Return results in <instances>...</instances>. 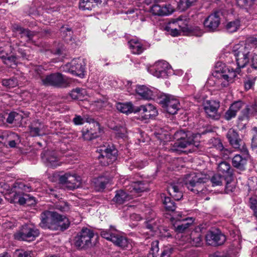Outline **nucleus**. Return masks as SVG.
Here are the masks:
<instances>
[{
	"mask_svg": "<svg viewBox=\"0 0 257 257\" xmlns=\"http://www.w3.org/2000/svg\"><path fill=\"white\" fill-rule=\"evenodd\" d=\"M232 54L235 57L237 68L235 69L224 64L217 67L213 73L214 77L218 79V84L222 87H226L234 81L240 69L244 67L249 62V50L243 45L237 44L233 47Z\"/></svg>",
	"mask_w": 257,
	"mask_h": 257,
	"instance_id": "1",
	"label": "nucleus"
},
{
	"mask_svg": "<svg viewBox=\"0 0 257 257\" xmlns=\"http://www.w3.org/2000/svg\"><path fill=\"white\" fill-rule=\"evenodd\" d=\"M30 191L31 187L25 185L24 183H16L14 185V190L10 194L11 203L24 205L31 202V204H33L35 202L34 197H30L29 195L24 193V191L30 192Z\"/></svg>",
	"mask_w": 257,
	"mask_h": 257,
	"instance_id": "2",
	"label": "nucleus"
},
{
	"mask_svg": "<svg viewBox=\"0 0 257 257\" xmlns=\"http://www.w3.org/2000/svg\"><path fill=\"white\" fill-rule=\"evenodd\" d=\"M96 152L99 153L98 159L102 165H108L116 160L117 151L112 145L108 143H104L99 147Z\"/></svg>",
	"mask_w": 257,
	"mask_h": 257,
	"instance_id": "3",
	"label": "nucleus"
},
{
	"mask_svg": "<svg viewBox=\"0 0 257 257\" xmlns=\"http://www.w3.org/2000/svg\"><path fill=\"white\" fill-rule=\"evenodd\" d=\"M205 176L199 172H192L187 174L183 180L184 185L191 191L198 193L200 191L201 183L205 182Z\"/></svg>",
	"mask_w": 257,
	"mask_h": 257,
	"instance_id": "4",
	"label": "nucleus"
},
{
	"mask_svg": "<svg viewBox=\"0 0 257 257\" xmlns=\"http://www.w3.org/2000/svg\"><path fill=\"white\" fill-rule=\"evenodd\" d=\"M100 235L103 238L111 241L119 247L124 248L127 246V239L125 237L119 235L117 230L112 226H110L109 229L101 230Z\"/></svg>",
	"mask_w": 257,
	"mask_h": 257,
	"instance_id": "5",
	"label": "nucleus"
},
{
	"mask_svg": "<svg viewBox=\"0 0 257 257\" xmlns=\"http://www.w3.org/2000/svg\"><path fill=\"white\" fill-rule=\"evenodd\" d=\"M85 66V63L83 59L77 58L73 59L70 62L62 65L61 69L64 72L82 77L84 75Z\"/></svg>",
	"mask_w": 257,
	"mask_h": 257,
	"instance_id": "6",
	"label": "nucleus"
},
{
	"mask_svg": "<svg viewBox=\"0 0 257 257\" xmlns=\"http://www.w3.org/2000/svg\"><path fill=\"white\" fill-rule=\"evenodd\" d=\"M187 23L188 22L187 20L179 18L168 23L165 27V30L169 34L174 37L180 35L181 33L184 35L185 32H188L187 30Z\"/></svg>",
	"mask_w": 257,
	"mask_h": 257,
	"instance_id": "7",
	"label": "nucleus"
},
{
	"mask_svg": "<svg viewBox=\"0 0 257 257\" xmlns=\"http://www.w3.org/2000/svg\"><path fill=\"white\" fill-rule=\"evenodd\" d=\"M148 71L157 78H166L172 73L171 66L165 61L156 62L148 68Z\"/></svg>",
	"mask_w": 257,
	"mask_h": 257,
	"instance_id": "8",
	"label": "nucleus"
},
{
	"mask_svg": "<svg viewBox=\"0 0 257 257\" xmlns=\"http://www.w3.org/2000/svg\"><path fill=\"white\" fill-rule=\"evenodd\" d=\"M159 103L166 111L171 114H176L180 107L179 100L175 96L170 95H161Z\"/></svg>",
	"mask_w": 257,
	"mask_h": 257,
	"instance_id": "9",
	"label": "nucleus"
},
{
	"mask_svg": "<svg viewBox=\"0 0 257 257\" xmlns=\"http://www.w3.org/2000/svg\"><path fill=\"white\" fill-rule=\"evenodd\" d=\"M71 81L60 73H53L42 79L45 85H51L58 87H66L69 85Z\"/></svg>",
	"mask_w": 257,
	"mask_h": 257,
	"instance_id": "10",
	"label": "nucleus"
},
{
	"mask_svg": "<svg viewBox=\"0 0 257 257\" xmlns=\"http://www.w3.org/2000/svg\"><path fill=\"white\" fill-rule=\"evenodd\" d=\"M39 234V230L35 226L25 225L19 232L15 234V238L18 240L31 241L35 240Z\"/></svg>",
	"mask_w": 257,
	"mask_h": 257,
	"instance_id": "11",
	"label": "nucleus"
},
{
	"mask_svg": "<svg viewBox=\"0 0 257 257\" xmlns=\"http://www.w3.org/2000/svg\"><path fill=\"white\" fill-rule=\"evenodd\" d=\"M187 135L182 130L178 131L173 135V139L176 140L173 146L169 149L173 152L179 150L181 149H185L188 146L193 144V140H189L186 137Z\"/></svg>",
	"mask_w": 257,
	"mask_h": 257,
	"instance_id": "12",
	"label": "nucleus"
},
{
	"mask_svg": "<svg viewBox=\"0 0 257 257\" xmlns=\"http://www.w3.org/2000/svg\"><path fill=\"white\" fill-rule=\"evenodd\" d=\"M93 236L94 233L92 230L87 228H83L75 238V244L78 247H86L91 244V240Z\"/></svg>",
	"mask_w": 257,
	"mask_h": 257,
	"instance_id": "13",
	"label": "nucleus"
},
{
	"mask_svg": "<svg viewBox=\"0 0 257 257\" xmlns=\"http://www.w3.org/2000/svg\"><path fill=\"white\" fill-rule=\"evenodd\" d=\"M57 212L50 211H44L40 216L41 222L40 226L43 229H49L54 230Z\"/></svg>",
	"mask_w": 257,
	"mask_h": 257,
	"instance_id": "14",
	"label": "nucleus"
},
{
	"mask_svg": "<svg viewBox=\"0 0 257 257\" xmlns=\"http://www.w3.org/2000/svg\"><path fill=\"white\" fill-rule=\"evenodd\" d=\"M59 182L61 184L65 185L70 190H73L79 187L81 185V178L75 174L71 175L66 173L59 177Z\"/></svg>",
	"mask_w": 257,
	"mask_h": 257,
	"instance_id": "15",
	"label": "nucleus"
},
{
	"mask_svg": "<svg viewBox=\"0 0 257 257\" xmlns=\"http://www.w3.org/2000/svg\"><path fill=\"white\" fill-rule=\"evenodd\" d=\"M41 157L44 163L48 167L54 168L61 164L57 152L55 151H45L41 154Z\"/></svg>",
	"mask_w": 257,
	"mask_h": 257,
	"instance_id": "16",
	"label": "nucleus"
},
{
	"mask_svg": "<svg viewBox=\"0 0 257 257\" xmlns=\"http://www.w3.org/2000/svg\"><path fill=\"white\" fill-rule=\"evenodd\" d=\"M140 113L144 119H148L155 117L158 114L156 107L151 103L141 105L135 107V113Z\"/></svg>",
	"mask_w": 257,
	"mask_h": 257,
	"instance_id": "17",
	"label": "nucleus"
},
{
	"mask_svg": "<svg viewBox=\"0 0 257 257\" xmlns=\"http://www.w3.org/2000/svg\"><path fill=\"white\" fill-rule=\"evenodd\" d=\"M222 13L220 11H216L210 14L204 21V27L209 31H214L220 24Z\"/></svg>",
	"mask_w": 257,
	"mask_h": 257,
	"instance_id": "18",
	"label": "nucleus"
},
{
	"mask_svg": "<svg viewBox=\"0 0 257 257\" xmlns=\"http://www.w3.org/2000/svg\"><path fill=\"white\" fill-rule=\"evenodd\" d=\"M204 109L208 117L218 119L220 115L218 112V109L220 106L219 102L216 100H206L203 104Z\"/></svg>",
	"mask_w": 257,
	"mask_h": 257,
	"instance_id": "19",
	"label": "nucleus"
},
{
	"mask_svg": "<svg viewBox=\"0 0 257 257\" xmlns=\"http://www.w3.org/2000/svg\"><path fill=\"white\" fill-rule=\"evenodd\" d=\"M206 243L211 245H220L226 240L225 236L219 231H209L205 236Z\"/></svg>",
	"mask_w": 257,
	"mask_h": 257,
	"instance_id": "20",
	"label": "nucleus"
},
{
	"mask_svg": "<svg viewBox=\"0 0 257 257\" xmlns=\"http://www.w3.org/2000/svg\"><path fill=\"white\" fill-rule=\"evenodd\" d=\"M174 9L170 4H154L150 8V12L154 15L163 16L171 14Z\"/></svg>",
	"mask_w": 257,
	"mask_h": 257,
	"instance_id": "21",
	"label": "nucleus"
},
{
	"mask_svg": "<svg viewBox=\"0 0 257 257\" xmlns=\"http://www.w3.org/2000/svg\"><path fill=\"white\" fill-rule=\"evenodd\" d=\"M92 123H90L89 127L83 130L82 136L84 140L90 141L97 138L100 133V125L99 123L92 120Z\"/></svg>",
	"mask_w": 257,
	"mask_h": 257,
	"instance_id": "22",
	"label": "nucleus"
},
{
	"mask_svg": "<svg viewBox=\"0 0 257 257\" xmlns=\"http://www.w3.org/2000/svg\"><path fill=\"white\" fill-rule=\"evenodd\" d=\"M137 93L145 99H154L157 95V90L155 88H149L145 85H140L136 88Z\"/></svg>",
	"mask_w": 257,
	"mask_h": 257,
	"instance_id": "23",
	"label": "nucleus"
},
{
	"mask_svg": "<svg viewBox=\"0 0 257 257\" xmlns=\"http://www.w3.org/2000/svg\"><path fill=\"white\" fill-rule=\"evenodd\" d=\"M182 186L181 182H174L171 183L167 188L168 193L176 200H179L183 197Z\"/></svg>",
	"mask_w": 257,
	"mask_h": 257,
	"instance_id": "24",
	"label": "nucleus"
},
{
	"mask_svg": "<svg viewBox=\"0 0 257 257\" xmlns=\"http://www.w3.org/2000/svg\"><path fill=\"white\" fill-rule=\"evenodd\" d=\"M54 230L64 231L70 226V222L65 216L57 213Z\"/></svg>",
	"mask_w": 257,
	"mask_h": 257,
	"instance_id": "25",
	"label": "nucleus"
},
{
	"mask_svg": "<svg viewBox=\"0 0 257 257\" xmlns=\"http://www.w3.org/2000/svg\"><path fill=\"white\" fill-rule=\"evenodd\" d=\"M13 30L17 35L20 36L21 38H24L26 42L32 40V38L35 35L34 32L25 29L17 25H14L13 26Z\"/></svg>",
	"mask_w": 257,
	"mask_h": 257,
	"instance_id": "26",
	"label": "nucleus"
},
{
	"mask_svg": "<svg viewBox=\"0 0 257 257\" xmlns=\"http://www.w3.org/2000/svg\"><path fill=\"white\" fill-rule=\"evenodd\" d=\"M128 44L132 52L134 54H140L146 49L143 42L136 38L130 40Z\"/></svg>",
	"mask_w": 257,
	"mask_h": 257,
	"instance_id": "27",
	"label": "nucleus"
},
{
	"mask_svg": "<svg viewBox=\"0 0 257 257\" xmlns=\"http://www.w3.org/2000/svg\"><path fill=\"white\" fill-rule=\"evenodd\" d=\"M30 127V134L33 137L43 136L46 134L47 127L38 121L33 123Z\"/></svg>",
	"mask_w": 257,
	"mask_h": 257,
	"instance_id": "28",
	"label": "nucleus"
},
{
	"mask_svg": "<svg viewBox=\"0 0 257 257\" xmlns=\"http://www.w3.org/2000/svg\"><path fill=\"white\" fill-rule=\"evenodd\" d=\"M241 112L242 116L239 117V119L241 120L245 119H248L251 116H257V101H255L252 104L247 105Z\"/></svg>",
	"mask_w": 257,
	"mask_h": 257,
	"instance_id": "29",
	"label": "nucleus"
},
{
	"mask_svg": "<svg viewBox=\"0 0 257 257\" xmlns=\"http://www.w3.org/2000/svg\"><path fill=\"white\" fill-rule=\"evenodd\" d=\"M226 137L231 146L235 149L239 148L240 139L236 131L232 128L229 129L227 133Z\"/></svg>",
	"mask_w": 257,
	"mask_h": 257,
	"instance_id": "30",
	"label": "nucleus"
},
{
	"mask_svg": "<svg viewBox=\"0 0 257 257\" xmlns=\"http://www.w3.org/2000/svg\"><path fill=\"white\" fill-rule=\"evenodd\" d=\"M217 170L219 174L225 178L230 177L232 175L230 165L226 162L222 161L219 163L218 165Z\"/></svg>",
	"mask_w": 257,
	"mask_h": 257,
	"instance_id": "31",
	"label": "nucleus"
},
{
	"mask_svg": "<svg viewBox=\"0 0 257 257\" xmlns=\"http://www.w3.org/2000/svg\"><path fill=\"white\" fill-rule=\"evenodd\" d=\"M116 108L119 111L123 113H135V107L131 102H118L116 104Z\"/></svg>",
	"mask_w": 257,
	"mask_h": 257,
	"instance_id": "32",
	"label": "nucleus"
},
{
	"mask_svg": "<svg viewBox=\"0 0 257 257\" xmlns=\"http://www.w3.org/2000/svg\"><path fill=\"white\" fill-rule=\"evenodd\" d=\"M148 185L147 183H145L143 181H139L133 182L129 190L131 192L133 191L136 193H140L146 191L148 190Z\"/></svg>",
	"mask_w": 257,
	"mask_h": 257,
	"instance_id": "33",
	"label": "nucleus"
},
{
	"mask_svg": "<svg viewBox=\"0 0 257 257\" xmlns=\"http://www.w3.org/2000/svg\"><path fill=\"white\" fill-rule=\"evenodd\" d=\"M241 26V22L239 19H235L227 22L225 25V30L230 33L236 32Z\"/></svg>",
	"mask_w": 257,
	"mask_h": 257,
	"instance_id": "34",
	"label": "nucleus"
},
{
	"mask_svg": "<svg viewBox=\"0 0 257 257\" xmlns=\"http://www.w3.org/2000/svg\"><path fill=\"white\" fill-rule=\"evenodd\" d=\"M247 163V160L245 157H243L240 155H236L232 159V164L235 168L239 169L244 168Z\"/></svg>",
	"mask_w": 257,
	"mask_h": 257,
	"instance_id": "35",
	"label": "nucleus"
},
{
	"mask_svg": "<svg viewBox=\"0 0 257 257\" xmlns=\"http://www.w3.org/2000/svg\"><path fill=\"white\" fill-rule=\"evenodd\" d=\"M189 241L193 246H200L202 244V238L201 233L193 231L190 234Z\"/></svg>",
	"mask_w": 257,
	"mask_h": 257,
	"instance_id": "36",
	"label": "nucleus"
},
{
	"mask_svg": "<svg viewBox=\"0 0 257 257\" xmlns=\"http://www.w3.org/2000/svg\"><path fill=\"white\" fill-rule=\"evenodd\" d=\"M131 195H130L125 192L123 190H119L116 192L115 197L113 200L116 203L121 204L123 203L125 201L130 200L132 197Z\"/></svg>",
	"mask_w": 257,
	"mask_h": 257,
	"instance_id": "37",
	"label": "nucleus"
},
{
	"mask_svg": "<svg viewBox=\"0 0 257 257\" xmlns=\"http://www.w3.org/2000/svg\"><path fill=\"white\" fill-rule=\"evenodd\" d=\"M154 134L161 142L164 143L170 141L172 139L170 133L164 129L161 128L158 132H156Z\"/></svg>",
	"mask_w": 257,
	"mask_h": 257,
	"instance_id": "38",
	"label": "nucleus"
},
{
	"mask_svg": "<svg viewBox=\"0 0 257 257\" xmlns=\"http://www.w3.org/2000/svg\"><path fill=\"white\" fill-rule=\"evenodd\" d=\"M103 0H81L79 3L80 9L83 10H90L94 7V3L101 4Z\"/></svg>",
	"mask_w": 257,
	"mask_h": 257,
	"instance_id": "39",
	"label": "nucleus"
},
{
	"mask_svg": "<svg viewBox=\"0 0 257 257\" xmlns=\"http://www.w3.org/2000/svg\"><path fill=\"white\" fill-rule=\"evenodd\" d=\"M93 182L95 190L97 191H101L105 188L108 183V180L105 177L101 176L97 178H94Z\"/></svg>",
	"mask_w": 257,
	"mask_h": 257,
	"instance_id": "40",
	"label": "nucleus"
},
{
	"mask_svg": "<svg viewBox=\"0 0 257 257\" xmlns=\"http://www.w3.org/2000/svg\"><path fill=\"white\" fill-rule=\"evenodd\" d=\"M214 143L215 147L220 151V155L224 159H227L231 153V151L227 149H225L219 140H215Z\"/></svg>",
	"mask_w": 257,
	"mask_h": 257,
	"instance_id": "41",
	"label": "nucleus"
},
{
	"mask_svg": "<svg viewBox=\"0 0 257 257\" xmlns=\"http://www.w3.org/2000/svg\"><path fill=\"white\" fill-rule=\"evenodd\" d=\"M187 30L188 32H185L184 35L200 37L203 33V31L199 27L197 26L189 27L188 24L187 25Z\"/></svg>",
	"mask_w": 257,
	"mask_h": 257,
	"instance_id": "42",
	"label": "nucleus"
},
{
	"mask_svg": "<svg viewBox=\"0 0 257 257\" xmlns=\"http://www.w3.org/2000/svg\"><path fill=\"white\" fill-rule=\"evenodd\" d=\"M86 94L85 89L77 88L71 91L70 96L73 99L82 100Z\"/></svg>",
	"mask_w": 257,
	"mask_h": 257,
	"instance_id": "43",
	"label": "nucleus"
},
{
	"mask_svg": "<svg viewBox=\"0 0 257 257\" xmlns=\"http://www.w3.org/2000/svg\"><path fill=\"white\" fill-rule=\"evenodd\" d=\"M197 0H180L177 9L180 11H184L191 7Z\"/></svg>",
	"mask_w": 257,
	"mask_h": 257,
	"instance_id": "44",
	"label": "nucleus"
},
{
	"mask_svg": "<svg viewBox=\"0 0 257 257\" xmlns=\"http://www.w3.org/2000/svg\"><path fill=\"white\" fill-rule=\"evenodd\" d=\"M160 225V222L158 219L153 218L147 221L146 223V227L152 232H156L158 229Z\"/></svg>",
	"mask_w": 257,
	"mask_h": 257,
	"instance_id": "45",
	"label": "nucleus"
},
{
	"mask_svg": "<svg viewBox=\"0 0 257 257\" xmlns=\"http://www.w3.org/2000/svg\"><path fill=\"white\" fill-rule=\"evenodd\" d=\"M163 204L166 210L174 211L176 209L175 202L169 197H164Z\"/></svg>",
	"mask_w": 257,
	"mask_h": 257,
	"instance_id": "46",
	"label": "nucleus"
},
{
	"mask_svg": "<svg viewBox=\"0 0 257 257\" xmlns=\"http://www.w3.org/2000/svg\"><path fill=\"white\" fill-rule=\"evenodd\" d=\"M114 131L115 136L118 138H123L125 136L126 130L123 125H116L112 128Z\"/></svg>",
	"mask_w": 257,
	"mask_h": 257,
	"instance_id": "47",
	"label": "nucleus"
},
{
	"mask_svg": "<svg viewBox=\"0 0 257 257\" xmlns=\"http://www.w3.org/2000/svg\"><path fill=\"white\" fill-rule=\"evenodd\" d=\"M225 177L219 174H214L211 178V182L213 186H220L222 185V181Z\"/></svg>",
	"mask_w": 257,
	"mask_h": 257,
	"instance_id": "48",
	"label": "nucleus"
},
{
	"mask_svg": "<svg viewBox=\"0 0 257 257\" xmlns=\"http://www.w3.org/2000/svg\"><path fill=\"white\" fill-rule=\"evenodd\" d=\"M189 219L188 218H186L185 219H182L183 222L181 224L178 225L176 227V230L179 232H182L185 231V229L188 228L190 224L193 222V220L192 218H190V222H187V221Z\"/></svg>",
	"mask_w": 257,
	"mask_h": 257,
	"instance_id": "49",
	"label": "nucleus"
},
{
	"mask_svg": "<svg viewBox=\"0 0 257 257\" xmlns=\"http://www.w3.org/2000/svg\"><path fill=\"white\" fill-rule=\"evenodd\" d=\"M55 208L62 212H67L70 209L69 204L64 201H60L56 203Z\"/></svg>",
	"mask_w": 257,
	"mask_h": 257,
	"instance_id": "50",
	"label": "nucleus"
},
{
	"mask_svg": "<svg viewBox=\"0 0 257 257\" xmlns=\"http://www.w3.org/2000/svg\"><path fill=\"white\" fill-rule=\"evenodd\" d=\"M237 5L240 8L246 9L250 8L255 0H236Z\"/></svg>",
	"mask_w": 257,
	"mask_h": 257,
	"instance_id": "51",
	"label": "nucleus"
},
{
	"mask_svg": "<svg viewBox=\"0 0 257 257\" xmlns=\"http://www.w3.org/2000/svg\"><path fill=\"white\" fill-rule=\"evenodd\" d=\"M2 84L8 88L14 87L18 85V81L16 78L4 79L2 81Z\"/></svg>",
	"mask_w": 257,
	"mask_h": 257,
	"instance_id": "52",
	"label": "nucleus"
},
{
	"mask_svg": "<svg viewBox=\"0 0 257 257\" xmlns=\"http://www.w3.org/2000/svg\"><path fill=\"white\" fill-rule=\"evenodd\" d=\"M22 118L21 114L16 112H10L7 118V121L9 123H12L14 120H19Z\"/></svg>",
	"mask_w": 257,
	"mask_h": 257,
	"instance_id": "53",
	"label": "nucleus"
},
{
	"mask_svg": "<svg viewBox=\"0 0 257 257\" xmlns=\"http://www.w3.org/2000/svg\"><path fill=\"white\" fill-rule=\"evenodd\" d=\"M1 58L4 60V62L7 65L12 66L13 64H15L16 58V57L11 56H8L5 55H2Z\"/></svg>",
	"mask_w": 257,
	"mask_h": 257,
	"instance_id": "54",
	"label": "nucleus"
},
{
	"mask_svg": "<svg viewBox=\"0 0 257 257\" xmlns=\"http://www.w3.org/2000/svg\"><path fill=\"white\" fill-rule=\"evenodd\" d=\"M92 120L91 118L85 119V118L82 117L81 116L76 115L73 119V121L75 125H81L83 124L85 121L91 123Z\"/></svg>",
	"mask_w": 257,
	"mask_h": 257,
	"instance_id": "55",
	"label": "nucleus"
},
{
	"mask_svg": "<svg viewBox=\"0 0 257 257\" xmlns=\"http://www.w3.org/2000/svg\"><path fill=\"white\" fill-rule=\"evenodd\" d=\"M61 32L63 33V36L65 38L66 41L71 40V36L72 33L71 29L68 27H62L61 28Z\"/></svg>",
	"mask_w": 257,
	"mask_h": 257,
	"instance_id": "56",
	"label": "nucleus"
},
{
	"mask_svg": "<svg viewBox=\"0 0 257 257\" xmlns=\"http://www.w3.org/2000/svg\"><path fill=\"white\" fill-rule=\"evenodd\" d=\"M31 251L18 249L15 251L14 255L15 257H31Z\"/></svg>",
	"mask_w": 257,
	"mask_h": 257,
	"instance_id": "57",
	"label": "nucleus"
},
{
	"mask_svg": "<svg viewBox=\"0 0 257 257\" xmlns=\"http://www.w3.org/2000/svg\"><path fill=\"white\" fill-rule=\"evenodd\" d=\"M253 136L251 140V147L257 148V127H253L252 128Z\"/></svg>",
	"mask_w": 257,
	"mask_h": 257,
	"instance_id": "58",
	"label": "nucleus"
},
{
	"mask_svg": "<svg viewBox=\"0 0 257 257\" xmlns=\"http://www.w3.org/2000/svg\"><path fill=\"white\" fill-rule=\"evenodd\" d=\"M159 250V241L158 240L153 241L151 243V253L154 256L158 252Z\"/></svg>",
	"mask_w": 257,
	"mask_h": 257,
	"instance_id": "59",
	"label": "nucleus"
},
{
	"mask_svg": "<svg viewBox=\"0 0 257 257\" xmlns=\"http://www.w3.org/2000/svg\"><path fill=\"white\" fill-rule=\"evenodd\" d=\"M46 69L44 68V67L42 66H36L34 68L35 72L36 73V75H38L39 77H40L41 79V80L42 81V79L45 78V77H43V73L44 71Z\"/></svg>",
	"mask_w": 257,
	"mask_h": 257,
	"instance_id": "60",
	"label": "nucleus"
},
{
	"mask_svg": "<svg viewBox=\"0 0 257 257\" xmlns=\"http://www.w3.org/2000/svg\"><path fill=\"white\" fill-rule=\"evenodd\" d=\"M242 105L243 103L241 101H237L233 103L229 108L232 110H234L235 113H236L242 107Z\"/></svg>",
	"mask_w": 257,
	"mask_h": 257,
	"instance_id": "61",
	"label": "nucleus"
},
{
	"mask_svg": "<svg viewBox=\"0 0 257 257\" xmlns=\"http://www.w3.org/2000/svg\"><path fill=\"white\" fill-rule=\"evenodd\" d=\"M236 115V113H235L234 110H232L231 108H229V109L225 112L224 115V118L226 120H230L232 118L234 117Z\"/></svg>",
	"mask_w": 257,
	"mask_h": 257,
	"instance_id": "62",
	"label": "nucleus"
},
{
	"mask_svg": "<svg viewBox=\"0 0 257 257\" xmlns=\"http://www.w3.org/2000/svg\"><path fill=\"white\" fill-rule=\"evenodd\" d=\"M234 189V186L230 184V183L227 181L225 185V191L226 193L232 192Z\"/></svg>",
	"mask_w": 257,
	"mask_h": 257,
	"instance_id": "63",
	"label": "nucleus"
},
{
	"mask_svg": "<svg viewBox=\"0 0 257 257\" xmlns=\"http://www.w3.org/2000/svg\"><path fill=\"white\" fill-rule=\"evenodd\" d=\"M254 84L253 80L248 79L246 80L244 83V87L246 90L250 89Z\"/></svg>",
	"mask_w": 257,
	"mask_h": 257,
	"instance_id": "64",
	"label": "nucleus"
}]
</instances>
